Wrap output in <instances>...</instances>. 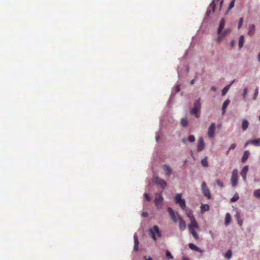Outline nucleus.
Masks as SVG:
<instances>
[{
	"label": "nucleus",
	"instance_id": "1",
	"mask_svg": "<svg viewBox=\"0 0 260 260\" xmlns=\"http://www.w3.org/2000/svg\"><path fill=\"white\" fill-rule=\"evenodd\" d=\"M201 109V98L194 101L193 103V107L190 110V113L193 115L196 118H198L200 116Z\"/></svg>",
	"mask_w": 260,
	"mask_h": 260
},
{
	"label": "nucleus",
	"instance_id": "2",
	"mask_svg": "<svg viewBox=\"0 0 260 260\" xmlns=\"http://www.w3.org/2000/svg\"><path fill=\"white\" fill-rule=\"evenodd\" d=\"M149 233L150 234L151 237L152 239L156 241L157 240L156 237L155 235L156 233L157 235V236L159 238H160L162 236V235L161 234V232L159 229V228L157 225H154L152 226V228H151L148 230Z\"/></svg>",
	"mask_w": 260,
	"mask_h": 260
},
{
	"label": "nucleus",
	"instance_id": "3",
	"mask_svg": "<svg viewBox=\"0 0 260 260\" xmlns=\"http://www.w3.org/2000/svg\"><path fill=\"white\" fill-rule=\"evenodd\" d=\"M163 200L164 198L161 193L158 195L157 194H156V197H155L154 202L157 209L159 210L161 208Z\"/></svg>",
	"mask_w": 260,
	"mask_h": 260
},
{
	"label": "nucleus",
	"instance_id": "4",
	"mask_svg": "<svg viewBox=\"0 0 260 260\" xmlns=\"http://www.w3.org/2000/svg\"><path fill=\"white\" fill-rule=\"evenodd\" d=\"M202 191L204 196L207 197L208 199H210L211 198V195L210 192V190L206 185L205 182L202 183Z\"/></svg>",
	"mask_w": 260,
	"mask_h": 260
},
{
	"label": "nucleus",
	"instance_id": "5",
	"mask_svg": "<svg viewBox=\"0 0 260 260\" xmlns=\"http://www.w3.org/2000/svg\"><path fill=\"white\" fill-rule=\"evenodd\" d=\"M238 173L237 169H234L232 172L231 180L233 187L237 186L238 183Z\"/></svg>",
	"mask_w": 260,
	"mask_h": 260
},
{
	"label": "nucleus",
	"instance_id": "6",
	"mask_svg": "<svg viewBox=\"0 0 260 260\" xmlns=\"http://www.w3.org/2000/svg\"><path fill=\"white\" fill-rule=\"evenodd\" d=\"M154 179L155 183L159 185L162 189H164L167 186V183L164 179L160 178L158 176L155 177Z\"/></svg>",
	"mask_w": 260,
	"mask_h": 260
},
{
	"label": "nucleus",
	"instance_id": "7",
	"mask_svg": "<svg viewBox=\"0 0 260 260\" xmlns=\"http://www.w3.org/2000/svg\"><path fill=\"white\" fill-rule=\"evenodd\" d=\"M180 86L179 85H177L173 88V89L172 91L171 94L170 95V97L168 101V104H170L172 102L173 99L175 96L176 93L180 91Z\"/></svg>",
	"mask_w": 260,
	"mask_h": 260
},
{
	"label": "nucleus",
	"instance_id": "8",
	"mask_svg": "<svg viewBox=\"0 0 260 260\" xmlns=\"http://www.w3.org/2000/svg\"><path fill=\"white\" fill-rule=\"evenodd\" d=\"M215 123H212L208 129V135L210 138H213L215 136Z\"/></svg>",
	"mask_w": 260,
	"mask_h": 260
},
{
	"label": "nucleus",
	"instance_id": "9",
	"mask_svg": "<svg viewBox=\"0 0 260 260\" xmlns=\"http://www.w3.org/2000/svg\"><path fill=\"white\" fill-rule=\"evenodd\" d=\"M205 144L204 139L202 137H200L199 140V142H198V144L197 151L198 152H200V151H202L205 148Z\"/></svg>",
	"mask_w": 260,
	"mask_h": 260
},
{
	"label": "nucleus",
	"instance_id": "10",
	"mask_svg": "<svg viewBox=\"0 0 260 260\" xmlns=\"http://www.w3.org/2000/svg\"><path fill=\"white\" fill-rule=\"evenodd\" d=\"M187 216L189 218L191 223L194 224V226L196 228H198L199 227V225L198 223L196 222L195 218L193 215V214L191 211L187 213Z\"/></svg>",
	"mask_w": 260,
	"mask_h": 260
},
{
	"label": "nucleus",
	"instance_id": "11",
	"mask_svg": "<svg viewBox=\"0 0 260 260\" xmlns=\"http://www.w3.org/2000/svg\"><path fill=\"white\" fill-rule=\"evenodd\" d=\"M167 210L172 220L174 222H177V219L176 217L175 213L173 209L171 207H168Z\"/></svg>",
	"mask_w": 260,
	"mask_h": 260
},
{
	"label": "nucleus",
	"instance_id": "12",
	"mask_svg": "<svg viewBox=\"0 0 260 260\" xmlns=\"http://www.w3.org/2000/svg\"><path fill=\"white\" fill-rule=\"evenodd\" d=\"M249 167L248 166H245L242 169L240 174L243 179L245 181L246 179V174L248 171Z\"/></svg>",
	"mask_w": 260,
	"mask_h": 260
},
{
	"label": "nucleus",
	"instance_id": "13",
	"mask_svg": "<svg viewBox=\"0 0 260 260\" xmlns=\"http://www.w3.org/2000/svg\"><path fill=\"white\" fill-rule=\"evenodd\" d=\"M178 218L179 220V229L180 231H183L186 229L185 222L179 215H178Z\"/></svg>",
	"mask_w": 260,
	"mask_h": 260
},
{
	"label": "nucleus",
	"instance_id": "14",
	"mask_svg": "<svg viewBox=\"0 0 260 260\" xmlns=\"http://www.w3.org/2000/svg\"><path fill=\"white\" fill-rule=\"evenodd\" d=\"M162 169L165 171L166 174L168 176H170L172 173V169L168 165H164L162 166Z\"/></svg>",
	"mask_w": 260,
	"mask_h": 260
},
{
	"label": "nucleus",
	"instance_id": "15",
	"mask_svg": "<svg viewBox=\"0 0 260 260\" xmlns=\"http://www.w3.org/2000/svg\"><path fill=\"white\" fill-rule=\"evenodd\" d=\"M224 25H225V19L224 18H222L220 22L219 27L217 29L218 35H220L221 33V32L224 28Z\"/></svg>",
	"mask_w": 260,
	"mask_h": 260
},
{
	"label": "nucleus",
	"instance_id": "16",
	"mask_svg": "<svg viewBox=\"0 0 260 260\" xmlns=\"http://www.w3.org/2000/svg\"><path fill=\"white\" fill-rule=\"evenodd\" d=\"M188 247L192 250H194L200 253H202L203 252L202 250H201L199 247H198L193 243H189Z\"/></svg>",
	"mask_w": 260,
	"mask_h": 260
},
{
	"label": "nucleus",
	"instance_id": "17",
	"mask_svg": "<svg viewBox=\"0 0 260 260\" xmlns=\"http://www.w3.org/2000/svg\"><path fill=\"white\" fill-rule=\"evenodd\" d=\"M134 250L136 251H137L139 250L138 245H139V242L138 236L136 234H135V235L134 236Z\"/></svg>",
	"mask_w": 260,
	"mask_h": 260
},
{
	"label": "nucleus",
	"instance_id": "18",
	"mask_svg": "<svg viewBox=\"0 0 260 260\" xmlns=\"http://www.w3.org/2000/svg\"><path fill=\"white\" fill-rule=\"evenodd\" d=\"M255 30V25L254 24H249V29H248L247 34L250 36H253L254 34Z\"/></svg>",
	"mask_w": 260,
	"mask_h": 260
},
{
	"label": "nucleus",
	"instance_id": "19",
	"mask_svg": "<svg viewBox=\"0 0 260 260\" xmlns=\"http://www.w3.org/2000/svg\"><path fill=\"white\" fill-rule=\"evenodd\" d=\"M230 103V100L227 99V100H225L224 102H223V103L222 104V115H224L225 114L226 109Z\"/></svg>",
	"mask_w": 260,
	"mask_h": 260
},
{
	"label": "nucleus",
	"instance_id": "20",
	"mask_svg": "<svg viewBox=\"0 0 260 260\" xmlns=\"http://www.w3.org/2000/svg\"><path fill=\"white\" fill-rule=\"evenodd\" d=\"M250 155V152L248 150H246L244 152L241 158V161L242 162H245L249 157Z\"/></svg>",
	"mask_w": 260,
	"mask_h": 260
},
{
	"label": "nucleus",
	"instance_id": "21",
	"mask_svg": "<svg viewBox=\"0 0 260 260\" xmlns=\"http://www.w3.org/2000/svg\"><path fill=\"white\" fill-rule=\"evenodd\" d=\"M231 221V216L229 213H226L225 214L224 224L226 226L228 225Z\"/></svg>",
	"mask_w": 260,
	"mask_h": 260
},
{
	"label": "nucleus",
	"instance_id": "22",
	"mask_svg": "<svg viewBox=\"0 0 260 260\" xmlns=\"http://www.w3.org/2000/svg\"><path fill=\"white\" fill-rule=\"evenodd\" d=\"M249 126V122L247 120L243 119L242 122V129L243 131H246Z\"/></svg>",
	"mask_w": 260,
	"mask_h": 260
},
{
	"label": "nucleus",
	"instance_id": "23",
	"mask_svg": "<svg viewBox=\"0 0 260 260\" xmlns=\"http://www.w3.org/2000/svg\"><path fill=\"white\" fill-rule=\"evenodd\" d=\"M182 195L181 193H177L175 197L174 201L176 204L179 203L180 201L183 200Z\"/></svg>",
	"mask_w": 260,
	"mask_h": 260
},
{
	"label": "nucleus",
	"instance_id": "24",
	"mask_svg": "<svg viewBox=\"0 0 260 260\" xmlns=\"http://www.w3.org/2000/svg\"><path fill=\"white\" fill-rule=\"evenodd\" d=\"M200 208L201 213H204L209 210V206L208 204H202Z\"/></svg>",
	"mask_w": 260,
	"mask_h": 260
},
{
	"label": "nucleus",
	"instance_id": "25",
	"mask_svg": "<svg viewBox=\"0 0 260 260\" xmlns=\"http://www.w3.org/2000/svg\"><path fill=\"white\" fill-rule=\"evenodd\" d=\"M232 251L231 249H229L228 251L223 254V256L228 259H230L231 258L232 256Z\"/></svg>",
	"mask_w": 260,
	"mask_h": 260
},
{
	"label": "nucleus",
	"instance_id": "26",
	"mask_svg": "<svg viewBox=\"0 0 260 260\" xmlns=\"http://www.w3.org/2000/svg\"><path fill=\"white\" fill-rule=\"evenodd\" d=\"M244 42V37L243 35H241L239 37L238 46L240 48H242L243 46Z\"/></svg>",
	"mask_w": 260,
	"mask_h": 260
},
{
	"label": "nucleus",
	"instance_id": "27",
	"mask_svg": "<svg viewBox=\"0 0 260 260\" xmlns=\"http://www.w3.org/2000/svg\"><path fill=\"white\" fill-rule=\"evenodd\" d=\"M250 144H252L253 145L256 146H260V139H256L251 140Z\"/></svg>",
	"mask_w": 260,
	"mask_h": 260
},
{
	"label": "nucleus",
	"instance_id": "28",
	"mask_svg": "<svg viewBox=\"0 0 260 260\" xmlns=\"http://www.w3.org/2000/svg\"><path fill=\"white\" fill-rule=\"evenodd\" d=\"M180 123L183 127H186L188 125V121L186 118H181Z\"/></svg>",
	"mask_w": 260,
	"mask_h": 260
},
{
	"label": "nucleus",
	"instance_id": "29",
	"mask_svg": "<svg viewBox=\"0 0 260 260\" xmlns=\"http://www.w3.org/2000/svg\"><path fill=\"white\" fill-rule=\"evenodd\" d=\"M177 204H179L180 208L183 210H184L186 209V203L185 200H183L179 202V203H177Z\"/></svg>",
	"mask_w": 260,
	"mask_h": 260
},
{
	"label": "nucleus",
	"instance_id": "30",
	"mask_svg": "<svg viewBox=\"0 0 260 260\" xmlns=\"http://www.w3.org/2000/svg\"><path fill=\"white\" fill-rule=\"evenodd\" d=\"M229 89V86L226 85L221 90V95L222 96L225 95L228 92Z\"/></svg>",
	"mask_w": 260,
	"mask_h": 260
},
{
	"label": "nucleus",
	"instance_id": "31",
	"mask_svg": "<svg viewBox=\"0 0 260 260\" xmlns=\"http://www.w3.org/2000/svg\"><path fill=\"white\" fill-rule=\"evenodd\" d=\"M239 199V195L237 193H236L235 194V195L233 197H232L231 200H230V202L231 203H234V202H236L238 200V199Z\"/></svg>",
	"mask_w": 260,
	"mask_h": 260
},
{
	"label": "nucleus",
	"instance_id": "32",
	"mask_svg": "<svg viewBox=\"0 0 260 260\" xmlns=\"http://www.w3.org/2000/svg\"><path fill=\"white\" fill-rule=\"evenodd\" d=\"M253 195L257 199L260 198V189H255L253 191Z\"/></svg>",
	"mask_w": 260,
	"mask_h": 260
},
{
	"label": "nucleus",
	"instance_id": "33",
	"mask_svg": "<svg viewBox=\"0 0 260 260\" xmlns=\"http://www.w3.org/2000/svg\"><path fill=\"white\" fill-rule=\"evenodd\" d=\"M166 256L168 259H173L174 258L173 256L172 255L171 253L169 250L166 251Z\"/></svg>",
	"mask_w": 260,
	"mask_h": 260
},
{
	"label": "nucleus",
	"instance_id": "34",
	"mask_svg": "<svg viewBox=\"0 0 260 260\" xmlns=\"http://www.w3.org/2000/svg\"><path fill=\"white\" fill-rule=\"evenodd\" d=\"M201 164L204 167H207L208 166V163L206 158H204L201 160Z\"/></svg>",
	"mask_w": 260,
	"mask_h": 260
},
{
	"label": "nucleus",
	"instance_id": "35",
	"mask_svg": "<svg viewBox=\"0 0 260 260\" xmlns=\"http://www.w3.org/2000/svg\"><path fill=\"white\" fill-rule=\"evenodd\" d=\"M258 94V87H256L255 89L253 95V100H255Z\"/></svg>",
	"mask_w": 260,
	"mask_h": 260
},
{
	"label": "nucleus",
	"instance_id": "36",
	"mask_svg": "<svg viewBox=\"0 0 260 260\" xmlns=\"http://www.w3.org/2000/svg\"><path fill=\"white\" fill-rule=\"evenodd\" d=\"M215 0H212L209 5V8L212 9V12H214L215 10Z\"/></svg>",
	"mask_w": 260,
	"mask_h": 260
},
{
	"label": "nucleus",
	"instance_id": "37",
	"mask_svg": "<svg viewBox=\"0 0 260 260\" xmlns=\"http://www.w3.org/2000/svg\"><path fill=\"white\" fill-rule=\"evenodd\" d=\"M236 0H232L228 7V11L231 10L235 6V3Z\"/></svg>",
	"mask_w": 260,
	"mask_h": 260
},
{
	"label": "nucleus",
	"instance_id": "38",
	"mask_svg": "<svg viewBox=\"0 0 260 260\" xmlns=\"http://www.w3.org/2000/svg\"><path fill=\"white\" fill-rule=\"evenodd\" d=\"M247 92H248V88L247 87H245L243 89V93H242V98H243V99H245L246 98V95L247 94Z\"/></svg>",
	"mask_w": 260,
	"mask_h": 260
},
{
	"label": "nucleus",
	"instance_id": "39",
	"mask_svg": "<svg viewBox=\"0 0 260 260\" xmlns=\"http://www.w3.org/2000/svg\"><path fill=\"white\" fill-rule=\"evenodd\" d=\"M191 233L195 239L197 240L199 239V236L197 233L194 230H192L191 231Z\"/></svg>",
	"mask_w": 260,
	"mask_h": 260
},
{
	"label": "nucleus",
	"instance_id": "40",
	"mask_svg": "<svg viewBox=\"0 0 260 260\" xmlns=\"http://www.w3.org/2000/svg\"><path fill=\"white\" fill-rule=\"evenodd\" d=\"M243 20H244V19H243V17H241L239 19L238 24V29H240L242 27L243 23Z\"/></svg>",
	"mask_w": 260,
	"mask_h": 260
},
{
	"label": "nucleus",
	"instance_id": "41",
	"mask_svg": "<svg viewBox=\"0 0 260 260\" xmlns=\"http://www.w3.org/2000/svg\"><path fill=\"white\" fill-rule=\"evenodd\" d=\"M188 140L191 143H193L195 141V137L193 135H189L188 137Z\"/></svg>",
	"mask_w": 260,
	"mask_h": 260
},
{
	"label": "nucleus",
	"instance_id": "42",
	"mask_svg": "<svg viewBox=\"0 0 260 260\" xmlns=\"http://www.w3.org/2000/svg\"><path fill=\"white\" fill-rule=\"evenodd\" d=\"M211 10L210 9V8H209L207 11H206V14H205V16L204 17V19H206L208 18V17H209V15L211 14Z\"/></svg>",
	"mask_w": 260,
	"mask_h": 260
},
{
	"label": "nucleus",
	"instance_id": "43",
	"mask_svg": "<svg viewBox=\"0 0 260 260\" xmlns=\"http://www.w3.org/2000/svg\"><path fill=\"white\" fill-rule=\"evenodd\" d=\"M182 68H183V67H179L178 69H177L178 75V77H179V79L181 78V71H182Z\"/></svg>",
	"mask_w": 260,
	"mask_h": 260
},
{
	"label": "nucleus",
	"instance_id": "44",
	"mask_svg": "<svg viewBox=\"0 0 260 260\" xmlns=\"http://www.w3.org/2000/svg\"><path fill=\"white\" fill-rule=\"evenodd\" d=\"M224 38V35H223L221 33L220 35H219V36L217 37V41L218 42H220V41H221Z\"/></svg>",
	"mask_w": 260,
	"mask_h": 260
},
{
	"label": "nucleus",
	"instance_id": "45",
	"mask_svg": "<svg viewBox=\"0 0 260 260\" xmlns=\"http://www.w3.org/2000/svg\"><path fill=\"white\" fill-rule=\"evenodd\" d=\"M144 196L145 197L146 200L147 201H148V202L150 201L151 198L148 193H146V192L144 193Z\"/></svg>",
	"mask_w": 260,
	"mask_h": 260
},
{
	"label": "nucleus",
	"instance_id": "46",
	"mask_svg": "<svg viewBox=\"0 0 260 260\" xmlns=\"http://www.w3.org/2000/svg\"><path fill=\"white\" fill-rule=\"evenodd\" d=\"M235 216L236 218L237 219V220L241 219L240 213L238 211H236V213Z\"/></svg>",
	"mask_w": 260,
	"mask_h": 260
},
{
	"label": "nucleus",
	"instance_id": "47",
	"mask_svg": "<svg viewBox=\"0 0 260 260\" xmlns=\"http://www.w3.org/2000/svg\"><path fill=\"white\" fill-rule=\"evenodd\" d=\"M216 183L220 187H222L224 186L223 183L221 182L219 180H216Z\"/></svg>",
	"mask_w": 260,
	"mask_h": 260
},
{
	"label": "nucleus",
	"instance_id": "48",
	"mask_svg": "<svg viewBox=\"0 0 260 260\" xmlns=\"http://www.w3.org/2000/svg\"><path fill=\"white\" fill-rule=\"evenodd\" d=\"M230 31V28H228V29H225L224 30H223V32H222V35H224V36L225 37V36L226 35H227Z\"/></svg>",
	"mask_w": 260,
	"mask_h": 260
},
{
	"label": "nucleus",
	"instance_id": "49",
	"mask_svg": "<svg viewBox=\"0 0 260 260\" xmlns=\"http://www.w3.org/2000/svg\"><path fill=\"white\" fill-rule=\"evenodd\" d=\"M236 147V145L235 144H232L230 147H229V149L230 150H233L235 148V147Z\"/></svg>",
	"mask_w": 260,
	"mask_h": 260
},
{
	"label": "nucleus",
	"instance_id": "50",
	"mask_svg": "<svg viewBox=\"0 0 260 260\" xmlns=\"http://www.w3.org/2000/svg\"><path fill=\"white\" fill-rule=\"evenodd\" d=\"M144 260H152V257L150 256H143Z\"/></svg>",
	"mask_w": 260,
	"mask_h": 260
},
{
	"label": "nucleus",
	"instance_id": "51",
	"mask_svg": "<svg viewBox=\"0 0 260 260\" xmlns=\"http://www.w3.org/2000/svg\"><path fill=\"white\" fill-rule=\"evenodd\" d=\"M142 216L143 217H146L148 216V214L147 212H143L142 213Z\"/></svg>",
	"mask_w": 260,
	"mask_h": 260
},
{
	"label": "nucleus",
	"instance_id": "52",
	"mask_svg": "<svg viewBox=\"0 0 260 260\" xmlns=\"http://www.w3.org/2000/svg\"><path fill=\"white\" fill-rule=\"evenodd\" d=\"M223 0H220V3H219V10H221L222 6H223Z\"/></svg>",
	"mask_w": 260,
	"mask_h": 260
},
{
	"label": "nucleus",
	"instance_id": "53",
	"mask_svg": "<svg viewBox=\"0 0 260 260\" xmlns=\"http://www.w3.org/2000/svg\"><path fill=\"white\" fill-rule=\"evenodd\" d=\"M159 135L158 134V133H157V132H156V136H155V140H156V142H158V140H159Z\"/></svg>",
	"mask_w": 260,
	"mask_h": 260
},
{
	"label": "nucleus",
	"instance_id": "54",
	"mask_svg": "<svg viewBox=\"0 0 260 260\" xmlns=\"http://www.w3.org/2000/svg\"><path fill=\"white\" fill-rule=\"evenodd\" d=\"M237 220V222H238V223L239 224V225L240 226H241L242 225V223H243L242 220L241 219H238Z\"/></svg>",
	"mask_w": 260,
	"mask_h": 260
},
{
	"label": "nucleus",
	"instance_id": "55",
	"mask_svg": "<svg viewBox=\"0 0 260 260\" xmlns=\"http://www.w3.org/2000/svg\"><path fill=\"white\" fill-rule=\"evenodd\" d=\"M235 82V79H234L232 80L229 84L227 85L226 86H229V88H230L231 86L232 85V84Z\"/></svg>",
	"mask_w": 260,
	"mask_h": 260
},
{
	"label": "nucleus",
	"instance_id": "56",
	"mask_svg": "<svg viewBox=\"0 0 260 260\" xmlns=\"http://www.w3.org/2000/svg\"><path fill=\"white\" fill-rule=\"evenodd\" d=\"M182 143L185 144V145H186L187 144V140L185 139V138H183L182 139Z\"/></svg>",
	"mask_w": 260,
	"mask_h": 260
},
{
	"label": "nucleus",
	"instance_id": "57",
	"mask_svg": "<svg viewBox=\"0 0 260 260\" xmlns=\"http://www.w3.org/2000/svg\"><path fill=\"white\" fill-rule=\"evenodd\" d=\"M250 143V140L247 141L244 144V147H246Z\"/></svg>",
	"mask_w": 260,
	"mask_h": 260
},
{
	"label": "nucleus",
	"instance_id": "58",
	"mask_svg": "<svg viewBox=\"0 0 260 260\" xmlns=\"http://www.w3.org/2000/svg\"><path fill=\"white\" fill-rule=\"evenodd\" d=\"M182 260H190L189 258L186 256H183L182 258Z\"/></svg>",
	"mask_w": 260,
	"mask_h": 260
},
{
	"label": "nucleus",
	"instance_id": "59",
	"mask_svg": "<svg viewBox=\"0 0 260 260\" xmlns=\"http://www.w3.org/2000/svg\"><path fill=\"white\" fill-rule=\"evenodd\" d=\"M211 89L213 91L215 92L216 91V88L215 86H212Z\"/></svg>",
	"mask_w": 260,
	"mask_h": 260
},
{
	"label": "nucleus",
	"instance_id": "60",
	"mask_svg": "<svg viewBox=\"0 0 260 260\" xmlns=\"http://www.w3.org/2000/svg\"><path fill=\"white\" fill-rule=\"evenodd\" d=\"M234 44H235V42H234V41H233H233H232L230 42V46H232H232H233L234 45Z\"/></svg>",
	"mask_w": 260,
	"mask_h": 260
},
{
	"label": "nucleus",
	"instance_id": "61",
	"mask_svg": "<svg viewBox=\"0 0 260 260\" xmlns=\"http://www.w3.org/2000/svg\"><path fill=\"white\" fill-rule=\"evenodd\" d=\"M257 60L260 63V52L258 53L257 55Z\"/></svg>",
	"mask_w": 260,
	"mask_h": 260
},
{
	"label": "nucleus",
	"instance_id": "62",
	"mask_svg": "<svg viewBox=\"0 0 260 260\" xmlns=\"http://www.w3.org/2000/svg\"><path fill=\"white\" fill-rule=\"evenodd\" d=\"M194 82H195V80L194 79H192L190 81V84L193 85L194 83Z\"/></svg>",
	"mask_w": 260,
	"mask_h": 260
},
{
	"label": "nucleus",
	"instance_id": "63",
	"mask_svg": "<svg viewBox=\"0 0 260 260\" xmlns=\"http://www.w3.org/2000/svg\"><path fill=\"white\" fill-rule=\"evenodd\" d=\"M185 70L186 71L187 73H188L189 71V68L188 66H186V68H185Z\"/></svg>",
	"mask_w": 260,
	"mask_h": 260
},
{
	"label": "nucleus",
	"instance_id": "64",
	"mask_svg": "<svg viewBox=\"0 0 260 260\" xmlns=\"http://www.w3.org/2000/svg\"><path fill=\"white\" fill-rule=\"evenodd\" d=\"M187 55H188V51H186L185 52V53H184V55H183V57H185Z\"/></svg>",
	"mask_w": 260,
	"mask_h": 260
}]
</instances>
